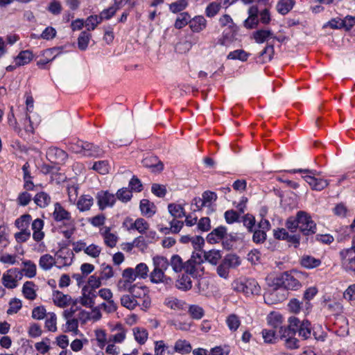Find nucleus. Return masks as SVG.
Segmentation results:
<instances>
[{"label":"nucleus","instance_id":"2eb2a0df","mask_svg":"<svg viewBox=\"0 0 355 355\" xmlns=\"http://www.w3.org/2000/svg\"><path fill=\"white\" fill-rule=\"evenodd\" d=\"M227 234V228L225 226H219L214 229L207 236V241L209 243H216L222 240Z\"/></svg>","mask_w":355,"mask_h":355},{"label":"nucleus","instance_id":"0eeeda50","mask_svg":"<svg viewBox=\"0 0 355 355\" xmlns=\"http://www.w3.org/2000/svg\"><path fill=\"white\" fill-rule=\"evenodd\" d=\"M73 257V252L70 249L67 248H60L55 254L56 267L61 269L71 266Z\"/></svg>","mask_w":355,"mask_h":355},{"label":"nucleus","instance_id":"58836bf2","mask_svg":"<svg viewBox=\"0 0 355 355\" xmlns=\"http://www.w3.org/2000/svg\"><path fill=\"white\" fill-rule=\"evenodd\" d=\"M222 261L230 269L236 268L241 263L240 257L234 254H227Z\"/></svg>","mask_w":355,"mask_h":355},{"label":"nucleus","instance_id":"3c124183","mask_svg":"<svg viewBox=\"0 0 355 355\" xmlns=\"http://www.w3.org/2000/svg\"><path fill=\"white\" fill-rule=\"evenodd\" d=\"M91 37V34L87 31H82L78 38V49L81 51L86 50Z\"/></svg>","mask_w":355,"mask_h":355},{"label":"nucleus","instance_id":"a878e982","mask_svg":"<svg viewBox=\"0 0 355 355\" xmlns=\"http://www.w3.org/2000/svg\"><path fill=\"white\" fill-rule=\"evenodd\" d=\"M34 202L40 208H45L51 201V196L44 191L37 193L33 198Z\"/></svg>","mask_w":355,"mask_h":355},{"label":"nucleus","instance_id":"f704fd0d","mask_svg":"<svg viewBox=\"0 0 355 355\" xmlns=\"http://www.w3.org/2000/svg\"><path fill=\"white\" fill-rule=\"evenodd\" d=\"M31 220L30 214H24L15 220V225L19 230H30L28 227Z\"/></svg>","mask_w":355,"mask_h":355},{"label":"nucleus","instance_id":"49530a36","mask_svg":"<svg viewBox=\"0 0 355 355\" xmlns=\"http://www.w3.org/2000/svg\"><path fill=\"white\" fill-rule=\"evenodd\" d=\"M45 327L51 332L57 331V317L53 312L47 313L45 320Z\"/></svg>","mask_w":355,"mask_h":355},{"label":"nucleus","instance_id":"a18cd8bd","mask_svg":"<svg viewBox=\"0 0 355 355\" xmlns=\"http://www.w3.org/2000/svg\"><path fill=\"white\" fill-rule=\"evenodd\" d=\"M121 304L123 306L130 310L134 309L139 304L134 296H131L130 295H123L121 297Z\"/></svg>","mask_w":355,"mask_h":355},{"label":"nucleus","instance_id":"79ce46f5","mask_svg":"<svg viewBox=\"0 0 355 355\" xmlns=\"http://www.w3.org/2000/svg\"><path fill=\"white\" fill-rule=\"evenodd\" d=\"M168 263L169 265L171 266L173 270L175 272L178 273L180 272L182 270H184V263L178 254H173Z\"/></svg>","mask_w":355,"mask_h":355},{"label":"nucleus","instance_id":"e2e57ef3","mask_svg":"<svg viewBox=\"0 0 355 355\" xmlns=\"http://www.w3.org/2000/svg\"><path fill=\"white\" fill-rule=\"evenodd\" d=\"M132 197V191L130 190H128L127 188H122L117 191L116 192V198L123 202H127Z\"/></svg>","mask_w":355,"mask_h":355},{"label":"nucleus","instance_id":"f8f14e48","mask_svg":"<svg viewBox=\"0 0 355 355\" xmlns=\"http://www.w3.org/2000/svg\"><path fill=\"white\" fill-rule=\"evenodd\" d=\"M60 53V48L47 49L42 51L40 60L37 62V65L40 69H45L46 64L54 60Z\"/></svg>","mask_w":355,"mask_h":355},{"label":"nucleus","instance_id":"20e7f679","mask_svg":"<svg viewBox=\"0 0 355 355\" xmlns=\"http://www.w3.org/2000/svg\"><path fill=\"white\" fill-rule=\"evenodd\" d=\"M232 289L248 295H258L261 291V287L257 282L251 278H240L234 280L232 284Z\"/></svg>","mask_w":355,"mask_h":355},{"label":"nucleus","instance_id":"680f3d73","mask_svg":"<svg viewBox=\"0 0 355 355\" xmlns=\"http://www.w3.org/2000/svg\"><path fill=\"white\" fill-rule=\"evenodd\" d=\"M101 248L96 244L87 245L85 253L92 258H97L100 255Z\"/></svg>","mask_w":355,"mask_h":355},{"label":"nucleus","instance_id":"9b49d317","mask_svg":"<svg viewBox=\"0 0 355 355\" xmlns=\"http://www.w3.org/2000/svg\"><path fill=\"white\" fill-rule=\"evenodd\" d=\"M97 204L100 210L112 207L116 202V197L108 191H100L96 194Z\"/></svg>","mask_w":355,"mask_h":355},{"label":"nucleus","instance_id":"338daca9","mask_svg":"<svg viewBox=\"0 0 355 355\" xmlns=\"http://www.w3.org/2000/svg\"><path fill=\"white\" fill-rule=\"evenodd\" d=\"M220 8H221V6L220 3H216V2H211L207 6V8L205 9V14H206L207 17H214L219 12Z\"/></svg>","mask_w":355,"mask_h":355},{"label":"nucleus","instance_id":"09e8293b","mask_svg":"<svg viewBox=\"0 0 355 355\" xmlns=\"http://www.w3.org/2000/svg\"><path fill=\"white\" fill-rule=\"evenodd\" d=\"M101 22V18L99 15H90L86 19L85 21L84 22V25L87 30L90 31H94Z\"/></svg>","mask_w":355,"mask_h":355},{"label":"nucleus","instance_id":"6ab92c4d","mask_svg":"<svg viewBox=\"0 0 355 355\" xmlns=\"http://www.w3.org/2000/svg\"><path fill=\"white\" fill-rule=\"evenodd\" d=\"M103 154V150L98 146L92 143L85 141L82 156L84 157H98Z\"/></svg>","mask_w":355,"mask_h":355},{"label":"nucleus","instance_id":"f03ea898","mask_svg":"<svg viewBox=\"0 0 355 355\" xmlns=\"http://www.w3.org/2000/svg\"><path fill=\"white\" fill-rule=\"evenodd\" d=\"M153 270L150 273V279L152 283H164L168 284L171 282V278L165 275L164 272L168 269L169 263L168 259L162 256H156L153 258Z\"/></svg>","mask_w":355,"mask_h":355},{"label":"nucleus","instance_id":"864d4df0","mask_svg":"<svg viewBox=\"0 0 355 355\" xmlns=\"http://www.w3.org/2000/svg\"><path fill=\"white\" fill-rule=\"evenodd\" d=\"M188 312L191 317L194 320H200L205 315L204 309L196 304L190 305Z\"/></svg>","mask_w":355,"mask_h":355},{"label":"nucleus","instance_id":"c9c22d12","mask_svg":"<svg viewBox=\"0 0 355 355\" xmlns=\"http://www.w3.org/2000/svg\"><path fill=\"white\" fill-rule=\"evenodd\" d=\"M202 258L211 264L216 266L221 258V254L219 250H211L204 252V257Z\"/></svg>","mask_w":355,"mask_h":355},{"label":"nucleus","instance_id":"f257e3e1","mask_svg":"<svg viewBox=\"0 0 355 355\" xmlns=\"http://www.w3.org/2000/svg\"><path fill=\"white\" fill-rule=\"evenodd\" d=\"M288 230L294 233L297 229L305 236L314 234L316 232V223L311 216L304 211H299L295 216L288 217L285 223Z\"/></svg>","mask_w":355,"mask_h":355},{"label":"nucleus","instance_id":"de8ad7c7","mask_svg":"<svg viewBox=\"0 0 355 355\" xmlns=\"http://www.w3.org/2000/svg\"><path fill=\"white\" fill-rule=\"evenodd\" d=\"M56 30L53 27L48 26L42 31L40 35L37 36L35 34H33L31 37L35 39H44L46 40H50L56 36Z\"/></svg>","mask_w":355,"mask_h":355},{"label":"nucleus","instance_id":"bb28decb","mask_svg":"<svg viewBox=\"0 0 355 355\" xmlns=\"http://www.w3.org/2000/svg\"><path fill=\"white\" fill-rule=\"evenodd\" d=\"M269 37L276 39L277 37L273 35L270 30H258L253 33V38L258 44H262L267 41Z\"/></svg>","mask_w":355,"mask_h":355},{"label":"nucleus","instance_id":"a211bd4d","mask_svg":"<svg viewBox=\"0 0 355 355\" xmlns=\"http://www.w3.org/2000/svg\"><path fill=\"white\" fill-rule=\"evenodd\" d=\"M53 301L56 306L63 308L70 304L71 297L70 295L64 294L60 291H54L53 293Z\"/></svg>","mask_w":355,"mask_h":355},{"label":"nucleus","instance_id":"a19ab883","mask_svg":"<svg viewBox=\"0 0 355 355\" xmlns=\"http://www.w3.org/2000/svg\"><path fill=\"white\" fill-rule=\"evenodd\" d=\"M103 236L105 243L110 248H113L116 245L117 242V236L110 232L109 227H105V230L101 232Z\"/></svg>","mask_w":355,"mask_h":355},{"label":"nucleus","instance_id":"13d9d810","mask_svg":"<svg viewBox=\"0 0 355 355\" xmlns=\"http://www.w3.org/2000/svg\"><path fill=\"white\" fill-rule=\"evenodd\" d=\"M248 54L243 49H238L230 52L227 55V59L230 60H239L241 61L247 60Z\"/></svg>","mask_w":355,"mask_h":355},{"label":"nucleus","instance_id":"774afa93","mask_svg":"<svg viewBox=\"0 0 355 355\" xmlns=\"http://www.w3.org/2000/svg\"><path fill=\"white\" fill-rule=\"evenodd\" d=\"M230 349L228 345L216 346L211 349L210 355H229Z\"/></svg>","mask_w":355,"mask_h":355},{"label":"nucleus","instance_id":"69168bd1","mask_svg":"<svg viewBox=\"0 0 355 355\" xmlns=\"http://www.w3.org/2000/svg\"><path fill=\"white\" fill-rule=\"evenodd\" d=\"M92 169L101 174H106L109 171L108 162L105 160L96 162L92 166Z\"/></svg>","mask_w":355,"mask_h":355},{"label":"nucleus","instance_id":"f3484780","mask_svg":"<svg viewBox=\"0 0 355 355\" xmlns=\"http://www.w3.org/2000/svg\"><path fill=\"white\" fill-rule=\"evenodd\" d=\"M207 20L202 15H198L190 19L189 27L193 33H200L205 29Z\"/></svg>","mask_w":355,"mask_h":355},{"label":"nucleus","instance_id":"6e6552de","mask_svg":"<svg viewBox=\"0 0 355 355\" xmlns=\"http://www.w3.org/2000/svg\"><path fill=\"white\" fill-rule=\"evenodd\" d=\"M52 216L55 222H65V225H71L72 227L74 225V220L72 218L71 213L65 209L58 202L54 204Z\"/></svg>","mask_w":355,"mask_h":355},{"label":"nucleus","instance_id":"603ef678","mask_svg":"<svg viewBox=\"0 0 355 355\" xmlns=\"http://www.w3.org/2000/svg\"><path fill=\"white\" fill-rule=\"evenodd\" d=\"M190 19L191 17L187 12H181L178 16L175 21L174 26L178 29H180L184 27L188 24H189Z\"/></svg>","mask_w":355,"mask_h":355},{"label":"nucleus","instance_id":"1a4fd4ad","mask_svg":"<svg viewBox=\"0 0 355 355\" xmlns=\"http://www.w3.org/2000/svg\"><path fill=\"white\" fill-rule=\"evenodd\" d=\"M275 284L288 290H296L300 286V282L288 272H284L275 279Z\"/></svg>","mask_w":355,"mask_h":355},{"label":"nucleus","instance_id":"2f4dec72","mask_svg":"<svg viewBox=\"0 0 355 355\" xmlns=\"http://www.w3.org/2000/svg\"><path fill=\"white\" fill-rule=\"evenodd\" d=\"M35 284L33 282H26L22 287V293L24 296L30 300H33L36 298V292L35 290Z\"/></svg>","mask_w":355,"mask_h":355},{"label":"nucleus","instance_id":"c85d7f7f","mask_svg":"<svg viewBox=\"0 0 355 355\" xmlns=\"http://www.w3.org/2000/svg\"><path fill=\"white\" fill-rule=\"evenodd\" d=\"M220 25L223 27L227 26L232 33V37H234L237 31V27L234 23L232 17L229 15H223L219 19Z\"/></svg>","mask_w":355,"mask_h":355},{"label":"nucleus","instance_id":"ddd939ff","mask_svg":"<svg viewBox=\"0 0 355 355\" xmlns=\"http://www.w3.org/2000/svg\"><path fill=\"white\" fill-rule=\"evenodd\" d=\"M46 157L51 162L60 164L67 159L68 155L64 150L52 146L48 148Z\"/></svg>","mask_w":355,"mask_h":355},{"label":"nucleus","instance_id":"dca6fc26","mask_svg":"<svg viewBox=\"0 0 355 355\" xmlns=\"http://www.w3.org/2000/svg\"><path fill=\"white\" fill-rule=\"evenodd\" d=\"M192 351L191 345L187 340L179 339L178 340L173 347L172 352H168L169 354H173L174 352L180 354H187Z\"/></svg>","mask_w":355,"mask_h":355},{"label":"nucleus","instance_id":"e433bc0d","mask_svg":"<svg viewBox=\"0 0 355 355\" xmlns=\"http://www.w3.org/2000/svg\"><path fill=\"white\" fill-rule=\"evenodd\" d=\"M33 58L32 51L29 50L22 51L15 58V62L17 65L21 66L29 63Z\"/></svg>","mask_w":355,"mask_h":355},{"label":"nucleus","instance_id":"5fc2aeb1","mask_svg":"<svg viewBox=\"0 0 355 355\" xmlns=\"http://www.w3.org/2000/svg\"><path fill=\"white\" fill-rule=\"evenodd\" d=\"M226 324L232 331H235L238 329L241 324L239 318L235 314L230 315L226 319Z\"/></svg>","mask_w":355,"mask_h":355},{"label":"nucleus","instance_id":"cd10ccee","mask_svg":"<svg viewBox=\"0 0 355 355\" xmlns=\"http://www.w3.org/2000/svg\"><path fill=\"white\" fill-rule=\"evenodd\" d=\"M295 3L294 0H279L276 6L277 10L279 14L285 15L293 9Z\"/></svg>","mask_w":355,"mask_h":355},{"label":"nucleus","instance_id":"6e6d98bb","mask_svg":"<svg viewBox=\"0 0 355 355\" xmlns=\"http://www.w3.org/2000/svg\"><path fill=\"white\" fill-rule=\"evenodd\" d=\"M187 6V0H178L169 5V10L173 13H178L184 10Z\"/></svg>","mask_w":355,"mask_h":355},{"label":"nucleus","instance_id":"9d476101","mask_svg":"<svg viewBox=\"0 0 355 355\" xmlns=\"http://www.w3.org/2000/svg\"><path fill=\"white\" fill-rule=\"evenodd\" d=\"M341 266L346 271L355 273V251L352 249H343L339 252Z\"/></svg>","mask_w":355,"mask_h":355},{"label":"nucleus","instance_id":"b1692460","mask_svg":"<svg viewBox=\"0 0 355 355\" xmlns=\"http://www.w3.org/2000/svg\"><path fill=\"white\" fill-rule=\"evenodd\" d=\"M322 261L310 255H304L300 259V264L306 269H313L320 266Z\"/></svg>","mask_w":355,"mask_h":355},{"label":"nucleus","instance_id":"0e129e2a","mask_svg":"<svg viewBox=\"0 0 355 355\" xmlns=\"http://www.w3.org/2000/svg\"><path fill=\"white\" fill-rule=\"evenodd\" d=\"M137 278L146 279L148 277V267L144 263H140L135 268Z\"/></svg>","mask_w":355,"mask_h":355},{"label":"nucleus","instance_id":"4be33fe9","mask_svg":"<svg viewBox=\"0 0 355 355\" xmlns=\"http://www.w3.org/2000/svg\"><path fill=\"white\" fill-rule=\"evenodd\" d=\"M56 266L55 256L45 254L40 257L39 266L45 271L50 270L53 266Z\"/></svg>","mask_w":355,"mask_h":355},{"label":"nucleus","instance_id":"8fccbe9b","mask_svg":"<svg viewBox=\"0 0 355 355\" xmlns=\"http://www.w3.org/2000/svg\"><path fill=\"white\" fill-rule=\"evenodd\" d=\"M324 308L334 315H338L343 312L342 304L336 301H327L324 304Z\"/></svg>","mask_w":355,"mask_h":355},{"label":"nucleus","instance_id":"5701e85b","mask_svg":"<svg viewBox=\"0 0 355 355\" xmlns=\"http://www.w3.org/2000/svg\"><path fill=\"white\" fill-rule=\"evenodd\" d=\"M144 166L152 168L153 171H161L163 170V164L156 157H146L142 160Z\"/></svg>","mask_w":355,"mask_h":355},{"label":"nucleus","instance_id":"423d86ee","mask_svg":"<svg viewBox=\"0 0 355 355\" xmlns=\"http://www.w3.org/2000/svg\"><path fill=\"white\" fill-rule=\"evenodd\" d=\"M23 274L17 268H11L3 274L1 281L3 285L10 289L17 286V282L22 279Z\"/></svg>","mask_w":355,"mask_h":355},{"label":"nucleus","instance_id":"4468645a","mask_svg":"<svg viewBox=\"0 0 355 355\" xmlns=\"http://www.w3.org/2000/svg\"><path fill=\"white\" fill-rule=\"evenodd\" d=\"M44 225V220L40 218H36L31 223V228L33 231V239L36 242L41 241L44 237V232L42 231Z\"/></svg>","mask_w":355,"mask_h":355},{"label":"nucleus","instance_id":"72a5a7b5","mask_svg":"<svg viewBox=\"0 0 355 355\" xmlns=\"http://www.w3.org/2000/svg\"><path fill=\"white\" fill-rule=\"evenodd\" d=\"M267 322L272 328L278 329L282 327L283 318L282 315L277 312H271L267 316Z\"/></svg>","mask_w":355,"mask_h":355},{"label":"nucleus","instance_id":"39448f33","mask_svg":"<svg viewBox=\"0 0 355 355\" xmlns=\"http://www.w3.org/2000/svg\"><path fill=\"white\" fill-rule=\"evenodd\" d=\"M204 262L202 256L199 252H193L190 259L184 262V271L192 277H197L198 270H203L201 264Z\"/></svg>","mask_w":355,"mask_h":355},{"label":"nucleus","instance_id":"ea45409f","mask_svg":"<svg viewBox=\"0 0 355 355\" xmlns=\"http://www.w3.org/2000/svg\"><path fill=\"white\" fill-rule=\"evenodd\" d=\"M29 164L26 162L22 166V171L24 173V188L26 190L31 191L34 189V184L31 180L32 177L29 172Z\"/></svg>","mask_w":355,"mask_h":355},{"label":"nucleus","instance_id":"7ed1b4c3","mask_svg":"<svg viewBox=\"0 0 355 355\" xmlns=\"http://www.w3.org/2000/svg\"><path fill=\"white\" fill-rule=\"evenodd\" d=\"M288 172L293 174L297 173L305 174L302 175V178L313 190L321 191L329 185V182L327 180L316 177L318 176L320 173L315 170L297 168L289 170Z\"/></svg>","mask_w":355,"mask_h":355},{"label":"nucleus","instance_id":"4d7b16f0","mask_svg":"<svg viewBox=\"0 0 355 355\" xmlns=\"http://www.w3.org/2000/svg\"><path fill=\"white\" fill-rule=\"evenodd\" d=\"M148 227V223L141 218H137L130 226V229L137 230L140 233H144Z\"/></svg>","mask_w":355,"mask_h":355},{"label":"nucleus","instance_id":"473e14b6","mask_svg":"<svg viewBox=\"0 0 355 355\" xmlns=\"http://www.w3.org/2000/svg\"><path fill=\"white\" fill-rule=\"evenodd\" d=\"M189 274H183L176 281V287L182 291L190 290L192 287V282Z\"/></svg>","mask_w":355,"mask_h":355},{"label":"nucleus","instance_id":"7c9ffc66","mask_svg":"<svg viewBox=\"0 0 355 355\" xmlns=\"http://www.w3.org/2000/svg\"><path fill=\"white\" fill-rule=\"evenodd\" d=\"M135 340L140 345H144L148 340V331L144 327H135L132 329Z\"/></svg>","mask_w":355,"mask_h":355},{"label":"nucleus","instance_id":"412c9836","mask_svg":"<svg viewBox=\"0 0 355 355\" xmlns=\"http://www.w3.org/2000/svg\"><path fill=\"white\" fill-rule=\"evenodd\" d=\"M139 208L143 216L152 217L156 213V206L147 199L140 201Z\"/></svg>","mask_w":355,"mask_h":355},{"label":"nucleus","instance_id":"c756f323","mask_svg":"<svg viewBox=\"0 0 355 355\" xmlns=\"http://www.w3.org/2000/svg\"><path fill=\"white\" fill-rule=\"evenodd\" d=\"M168 210L170 214L175 218H182L186 216L184 208L182 205L170 203L168 205Z\"/></svg>","mask_w":355,"mask_h":355},{"label":"nucleus","instance_id":"052dcab7","mask_svg":"<svg viewBox=\"0 0 355 355\" xmlns=\"http://www.w3.org/2000/svg\"><path fill=\"white\" fill-rule=\"evenodd\" d=\"M165 304L172 309L180 310L184 308L186 303L184 301L180 300L177 298H173L166 300Z\"/></svg>","mask_w":355,"mask_h":355},{"label":"nucleus","instance_id":"393cba45","mask_svg":"<svg viewBox=\"0 0 355 355\" xmlns=\"http://www.w3.org/2000/svg\"><path fill=\"white\" fill-rule=\"evenodd\" d=\"M274 52L275 50L273 44H267L265 49L260 53L259 55L257 58V62L265 63L270 61L274 55Z\"/></svg>","mask_w":355,"mask_h":355},{"label":"nucleus","instance_id":"37998d69","mask_svg":"<svg viewBox=\"0 0 355 355\" xmlns=\"http://www.w3.org/2000/svg\"><path fill=\"white\" fill-rule=\"evenodd\" d=\"M24 268L20 270L23 275L28 278H33L36 275V265L31 261H25L22 263Z\"/></svg>","mask_w":355,"mask_h":355},{"label":"nucleus","instance_id":"bf43d9fd","mask_svg":"<svg viewBox=\"0 0 355 355\" xmlns=\"http://www.w3.org/2000/svg\"><path fill=\"white\" fill-rule=\"evenodd\" d=\"M242 222L243 225L248 229L250 232L254 231L255 227V218L250 214H247L242 217Z\"/></svg>","mask_w":355,"mask_h":355},{"label":"nucleus","instance_id":"c03bdc74","mask_svg":"<svg viewBox=\"0 0 355 355\" xmlns=\"http://www.w3.org/2000/svg\"><path fill=\"white\" fill-rule=\"evenodd\" d=\"M311 324L307 320L302 321L301 326L298 331V334L304 340L309 338L311 336Z\"/></svg>","mask_w":355,"mask_h":355},{"label":"nucleus","instance_id":"aec40b11","mask_svg":"<svg viewBox=\"0 0 355 355\" xmlns=\"http://www.w3.org/2000/svg\"><path fill=\"white\" fill-rule=\"evenodd\" d=\"M94 205V198L90 195H82L77 201L78 209L81 211H89Z\"/></svg>","mask_w":355,"mask_h":355},{"label":"nucleus","instance_id":"4c0bfd02","mask_svg":"<svg viewBox=\"0 0 355 355\" xmlns=\"http://www.w3.org/2000/svg\"><path fill=\"white\" fill-rule=\"evenodd\" d=\"M66 323L64 324V332H71L73 336L79 334L78 319L77 318H64Z\"/></svg>","mask_w":355,"mask_h":355}]
</instances>
